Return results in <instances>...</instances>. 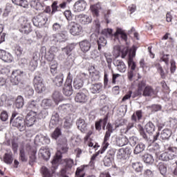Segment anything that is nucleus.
Segmentation results:
<instances>
[{"label": "nucleus", "mask_w": 177, "mask_h": 177, "mask_svg": "<svg viewBox=\"0 0 177 177\" xmlns=\"http://www.w3.org/2000/svg\"><path fill=\"white\" fill-rule=\"evenodd\" d=\"M142 110H138L132 115L131 119L135 122H138V121H140V120H142Z\"/></svg>", "instance_id": "c03bdc74"}, {"label": "nucleus", "mask_w": 177, "mask_h": 177, "mask_svg": "<svg viewBox=\"0 0 177 177\" xmlns=\"http://www.w3.org/2000/svg\"><path fill=\"white\" fill-rule=\"evenodd\" d=\"M86 9V1L78 0L73 6V11L75 12H84Z\"/></svg>", "instance_id": "6ab92c4d"}, {"label": "nucleus", "mask_w": 177, "mask_h": 177, "mask_svg": "<svg viewBox=\"0 0 177 177\" xmlns=\"http://www.w3.org/2000/svg\"><path fill=\"white\" fill-rule=\"evenodd\" d=\"M32 5L34 6L36 10H42V9H44V6H42V4L41 2H39V0H32Z\"/></svg>", "instance_id": "6e6d98bb"}, {"label": "nucleus", "mask_w": 177, "mask_h": 177, "mask_svg": "<svg viewBox=\"0 0 177 177\" xmlns=\"http://www.w3.org/2000/svg\"><path fill=\"white\" fill-rule=\"evenodd\" d=\"M72 83L73 82H68V80L66 81L63 88L64 95H65V96H71L73 95Z\"/></svg>", "instance_id": "bb28decb"}, {"label": "nucleus", "mask_w": 177, "mask_h": 177, "mask_svg": "<svg viewBox=\"0 0 177 177\" xmlns=\"http://www.w3.org/2000/svg\"><path fill=\"white\" fill-rule=\"evenodd\" d=\"M14 5L17 6H21V8H28V1L27 0H12Z\"/></svg>", "instance_id": "4c0bfd02"}, {"label": "nucleus", "mask_w": 177, "mask_h": 177, "mask_svg": "<svg viewBox=\"0 0 177 177\" xmlns=\"http://www.w3.org/2000/svg\"><path fill=\"white\" fill-rule=\"evenodd\" d=\"M0 59L6 63H12V62H13V57L12 55L2 49H0Z\"/></svg>", "instance_id": "4be33fe9"}, {"label": "nucleus", "mask_w": 177, "mask_h": 177, "mask_svg": "<svg viewBox=\"0 0 177 177\" xmlns=\"http://www.w3.org/2000/svg\"><path fill=\"white\" fill-rule=\"evenodd\" d=\"M62 135V130L59 128H56L53 133L51 134V138L55 139V140Z\"/></svg>", "instance_id": "0e129e2a"}, {"label": "nucleus", "mask_w": 177, "mask_h": 177, "mask_svg": "<svg viewBox=\"0 0 177 177\" xmlns=\"http://www.w3.org/2000/svg\"><path fill=\"white\" fill-rule=\"evenodd\" d=\"M50 41L53 44L66 42L67 41V32H62L61 33L54 34L50 37Z\"/></svg>", "instance_id": "f8f14e48"}, {"label": "nucleus", "mask_w": 177, "mask_h": 177, "mask_svg": "<svg viewBox=\"0 0 177 177\" xmlns=\"http://www.w3.org/2000/svg\"><path fill=\"white\" fill-rule=\"evenodd\" d=\"M107 120H109V118L106 116L104 119H101L98 122H95L96 131H101L102 125V129L104 131V129H106V125H107Z\"/></svg>", "instance_id": "cd10ccee"}, {"label": "nucleus", "mask_w": 177, "mask_h": 177, "mask_svg": "<svg viewBox=\"0 0 177 177\" xmlns=\"http://www.w3.org/2000/svg\"><path fill=\"white\" fill-rule=\"evenodd\" d=\"M171 135L172 132L171 131V130L165 129L160 133H157V134L153 136V142H156V140H158V138H160V140H168V139L171 138Z\"/></svg>", "instance_id": "2eb2a0df"}, {"label": "nucleus", "mask_w": 177, "mask_h": 177, "mask_svg": "<svg viewBox=\"0 0 177 177\" xmlns=\"http://www.w3.org/2000/svg\"><path fill=\"white\" fill-rule=\"evenodd\" d=\"M19 160L21 161V162H27L28 161V156H27L26 153V149L23 147L19 149Z\"/></svg>", "instance_id": "c9c22d12"}, {"label": "nucleus", "mask_w": 177, "mask_h": 177, "mask_svg": "<svg viewBox=\"0 0 177 177\" xmlns=\"http://www.w3.org/2000/svg\"><path fill=\"white\" fill-rule=\"evenodd\" d=\"M65 168L62 169L60 172L59 177H68L67 174H70L68 171L73 168V165H74V160L73 159H65Z\"/></svg>", "instance_id": "4468645a"}, {"label": "nucleus", "mask_w": 177, "mask_h": 177, "mask_svg": "<svg viewBox=\"0 0 177 177\" xmlns=\"http://www.w3.org/2000/svg\"><path fill=\"white\" fill-rule=\"evenodd\" d=\"M39 158H42L43 160H45V161H48L49 158H50V151L46 147H42L39 150Z\"/></svg>", "instance_id": "412c9836"}, {"label": "nucleus", "mask_w": 177, "mask_h": 177, "mask_svg": "<svg viewBox=\"0 0 177 177\" xmlns=\"http://www.w3.org/2000/svg\"><path fill=\"white\" fill-rule=\"evenodd\" d=\"M113 64L117 67V70L120 71V73H125V71H127V65H125V63L123 62L122 60L115 59Z\"/></svg>", "instance_id": "393cba45"}, {"label": "nucleus", "mask_w": 177, "mask_h": 177, "mask_svg": "<svg viewBox=\"0 0 177 177\" xmlns=\"http://www.w3.org/2000/svg\"><path fill=\"white\" fill-rule=\"evenodd\" d=\"M70 107H71L70 104H64L60 105V106L58 107V110H59V111L66 112V111L70 110Z\"/></svg>", "instance_id": "774afa93"}, {"label": "nucleus", "mask_w": 177, "mask_h": 177, "mask_svg": "<svg viewBox=\"0 0 177 177\" xmlns=\"http://www.w3.org/2000/svg\"><path fill=\"white\" fill-rule=\"evenodd\" d=\"M53 99L56 103V104H59V102H62L63 100V96L59 91H55L54 93L53 94Z\"/></svg>", "instance_id": "a18cd8bd"}, {"label": "nucleus", "mask_w": 177, "mask_h": 177, "mask_svg": "<svg viewBox=\"0 0 177 177\" xmlns=\"http://www.w3.org/2000/svg\"><path fill=\"white\" fill-rule=\"evenodd\" d=\"M0 106H9V99L6 94H3L0 97Z\"/></svg>", "instance_id": "864d4df0"}, {"label": "nucleus", "mask_w": 177, "mask_h": 177, "mask_svg": "<svg viewBox=\"0 0 177 177\" xmlns=\"http://www.w3.org/2000/svg\"><path fill=\"white\" fill-rule=\"evenodd\" d=\"M90 9L95 17H99V13L102 10V6H100V3H96L94 5L91 6Z\"/></svg>", "instance_id": "7c9ffc66"}, {"label": "nucleus", "mask_w": 177, "mask_h": 177, "mask_svg": "<svg viewBox=\"0 0 177 177\" xmlns=\"http://www.w3.org/2000/svg\"><path fill=\"white\" fill-rule=\"evenodd\" d=\"M21 75H23V71L20 70L14 71L10 77L11 84L12 85H19L20 81H21Z\"/></svg>", "instance_id": "dca6fc26"}, {"label": "nucleus", "mask_w": 177, "mask_h": 177, "mask_svg": "<svg viewBox=\"0 0 177 177\" xmlns=\"http://www.w3.org/2000/svg\"><path fill=\"white\" fill-rule=\"evenodd\" d=\"M128 143V138L123 136L122 138H118L116 139V145L119 147H122V146H126Z\"/></svg>", "instance_id": "ea45409f"}, {"label": "nucleus", "mask_w": 177, "mask_h": 177, "mask_svg": "<svg viewBox=\"0 0 177 177\" xmlns=\"http://www.w3.org/2000/svg\"><path fill=\"white\" fill-rule=\"evenodd\" d=\"M75 74H77V68L72 69L68 73V77L66 78V81H68V82H73V76L75 75Z\"/></svg>", "instance_id": "bf43d9fd"}, {"label": "nucleus", "mask_w": 177, "mask_h": 177, "mask_svg": "<svg viewBox=\"0 0 177 177\" xmlns=\"http://www.w3.org/2000/svg\"><path fill=\"white\" fill-rule=\"evenodd\" d=\"M88 168V165H83L80 167H78L76 170L75 175L76 177H84L85 176V174L83 173L81 174V172H83V171H85V169Z\"/></svg>", "instance_id": "5fc2aeb1"}, {"label": "nucleus", "mask_w": 177, "mask_h": 177, "mask_svg": "<svg viewBox=\"0 0 177 177\" xmlns=\"http://www.w3.org/2000/svg\"><path fill=\"white\" fill-rule=\"evenodd\" d=\"M146 86V82L142 81L138 84V88L136 91V96H140L143 93V88Z\"/></svg>", "instance_id": "603ef678"}, {"label": "nucleus", "mask_w": 177, "mask_h": 177, "mask_svg": "<svg viewBox=\"0 0 177 177\" xmlns=\"http://www.w3.org/2000/svg\"><path fill=\"white\" fill-rule=\"evenodd\" d=\"M85 75L84 73H81L77 75V77L73 80V87L75 89H81L82 86H84V77Z\"/></svg>", "instance_id": "a211bd4d"}, {"label": "nucleus", "mask_w": 177, "mask_h": 177, "mask_svg": "<svg viewBox=\"0 0 177 177\" xmlns=\"http://www.w3.org/2000/svg\"><path fill=\"white\" fill-rule=\"evenodd\" d=\"M146 149V145L140 142L136 145L134 149V154H139Z\"/></svg>", "instance_id": "3c124183"}, {"label": "nucleus", "mask_w": 177, "mask_h": 177, "mask_svg": "<svg viewBox=\"0 0 177 177\" xmlns=\"http://www.w3.org/2000/svg\"><path fill=\"white\" fill-rule=\"evenodd\" d=\"M102 89H103V84L102 83H96L92 84L90 91L91 93H100L102 92Z\"/></svg>", "instance_id": "2f4dec72"}, {"label": "nucleus", "mask_w": 177, "mask_h": 177, "mask_svg": "<svg viewBox=\"0 0 177 177\" xmlns=\"http://www.w3.org/2000/svg\"><path fill=\"white\" fill-rule=\"evenodd\" d=\"M35 142L41 143V145H49L50 143V138L48 136L39 134L36 136Z\"/></svg>", "instance_id": "5701e85b"}, {"label": "nucleus", "mask_w": 177, "mask_h": 177, "mask_svg": "<svg viewBox=\"0 0 177 177\" xmlns=\"http://www.w3.org/2000/svg\"><path fill=\"white\" fill-rule=\"evenodd\" d=\"M131 153H132V150L129 147L122 148L118 150L117 157L118 160L125 161V160H128V158H129Z\"/></svg>", "instance_id": "ddd939ff"}, {"label": "nucleus", "mask_w": 177, "mask_h": 177, "mask_svg": "<svg viewBox=\"0 0 177 177\" xmlns=\"http://www.w3.org/2000/svg\"><path fill=\"white\" fill-rule=\"evenodd\" d=\"M17 112L12 113L10 123L12 127L18 128L21 132H23L24 131H26V120L21 116L17 117Z\"/></svg>", "instance_id": "7ed1b4c3"}, {"label": "nucleus", "mask_w": 177, "mask_h": 177, "mask_svg": "<svg viewBox=\"0 0 177 177\" xmlns=\"http://www.w3.org/2000/svg\"><path fill=\"white\" fill-rule=\"evenodd\" d=\"M102 35H104L106 38H111V37H115L117 39H118V37L120 36V38L124 42L128 41V35L125 32L120 28L116 29V32L113 35V29L111 28H105L102 30Z\"/></svg>", "instance_id": "f03ea898"}, {"label": "nucleus", "mask_w": 177, "mask_h": 177, "mask_svg": "<svg viewBox=\"0 0 177 177\" xmlns=\"http://www.w3.org/2000/svg\"><path fill=\"white\" fill-rule=\"evenodd\" d=\"M97 42L98 45V50H101L103 46L107 45V40L104 37H100Z\"/></svg>", "instance_id": "de8ad7c7"}, {"label": "nucleus", "mask_w": 177, "mask_h": 177, "mask_svg": "<svg viewBox=\"0 0 177 177\" xmlns=\"http://www.w3.org/2000/svg\"><path fill=\"white\" fill-rule=\"evenodd\" d=\"M131 48L128 47L115 46L113 48V56L115 57H120L121 56L122 59H125L127 55L129 54Z\"/></svg>", "instance_id": "1a4fd4ad"}, {"label": "nucleus", "mask_w": 177, "mask_h": 177, "mask_svg": "<svg viewBox=\"0 0 177 177\" xmlns=\"http://www.w3.org/2000/svg\"><path fill=\"white\" fill-rule=\"evenodd\" d=\"M41 172L43 177H52V174H50L49 169H48L47 167L45 166H43L41 168Z\"/></svg>", "instance_id": "052dcab7"}, {"label": "nucleus", "mask_w": 177, "mask_h": 177, "mask_svg": "<svg viewBox=\"0 0 177 177\" xmlns=\"http://www.w3.org/2000/svg\"><path fill=\"white\" fill-rule=\"evenodd\" d=\"M50 72L52 74H56L57 71V62H53L50 64Z\"/></svg>", "instance_id": "69168bd1"}, {"label": "nucleus", "mask_w": 177, "mask_h": 177, "mask_svg": "<svg viewBox=\"0 0 177 177\" xmlns=\"http://www.w3.org/2000/svg\"><path fill=\"white\" fill-rule=\"evenodd\" d=\"M64 80V76L63 75V74L59 73L55 77V78L53 80V82L57 86H62V85H63Z\"/></svg>", "instance_id": "e433bc0d"}, {"label": "nucleus", "mask_w": 177, "mask_h": 177, "mask_svg": "<svg viewBox=\"0 0 177 177\" xmlns=\"http://www.w3.org/2000/svg\"><path fill=\"white\" fill-rule=\"evenodd\" d=\"M80 48L82 50V52H84V53H86V52H88V50L91 49V42L88 40H82L79 43Z\"/></svg>", "instance_id": "c756f323"}, {"label": "nucleus", "mask_w": 177, "mask_h": 177, "mask_svg": "<svg viewBox=\"0 0 177 177\" xmlns=\"http://www.w3.org/2000/svg\"><path fill=\"white\" fill-rule=\"evenodd\" d=\"M158 169L162 176H165V175H167V165L163 162H160L158 165Z\"/></svg>", "instance_id": "8fccbe9b"}, {"label": "nucleus", "mask_w": 177, "mask_h": 177, "mask_svg": "<svg viewBox=\"0 0 177 177\" xmlns=\"http://www.w3.org/2000/svg\"><path fill=\"white\" fill-rule=\"evenodd\" d=\"M36 120L37 111H30L26 115L25 125H27L28 127H32L35 123Z\"/></svg>", "instance_id": "f3484780"}, {"label": "nucleus", "mask_w": 177, "mask_h": 177, "mask_svg": "<svg viewBox=\"0 0 177 177\" xmlns=\"http://www.w3.org/2000/svg\"><path fill=\"white\" fill-rule=\"evenodd\" d=\"M167 151L162 152L159 156V160L161 161H171V160H175L176 158V148L173 147H165Z\"/></svg>", "instance_id": "20e7f679"}, {"label": "nucleus", "mask_w": 177, "mask_h": 177, "mask_svg": "<svg viewBox=\"0 0 177 177\" xmlns=\"http://www.w3.org/2000/svg\"><path fill=\"white\" fill-rule=\"evenodd\" d=\"M68 30L70 34L73 37H78L82 34V26L75 22H69L68 25Z\"/></svg>", "instance_id": "9d476101"}, {"label": "nucleus", "mask_w": 177, "mask_h": 177, "mask_svg": "<svg viewBox=\"0 0 177 177\" xmlns=\"http://www.w3.org/2000/svg\"><path fill=\"white\" fill-rule=\"evenodd\" d=\"M33 85L35 91L37 93H42L46 91V86L44 83V79L41 77V75H36L33 79Z\"/></svg>", "instance_id": "423d86ee"}, {"label": "nucleus", "mask_w": 177, "mask_h": 177, "mask_svg": "<svg viewBox=\"0 0 177 177\" xmlns=\"http://www.w3.org/2000/svg\"><path fill=\"white\" fill-rule=\"evenodd\" d=\"M38 56L34 54L32 59L28 64V68L30 71H35V69L38 67Z\"/></svg>", "instance_id": "b1692460"}, {"label": "nucleus", "mask_w": 177, "mask_h": 177, "mask_svg": "<svg viewBox=\"0 0 177 177\" xmlns=\"http://www.w3.org/2000/svg\"><path fill=\"white\" fill-rule=\"evenodd\" d=\"M75 100L77 103H86L88 102V95L83 92L76 93Z\"/></svg>", "instance_id": "a878e982"}, {"label": "nucleus", "mask_w": 177, "mask_h": 177, "mask_svg": "<svg viewBox=\"0 0 177 177\" xmlns=\"http://www.w3.org/2000/svg\"><path fill=\"white\" fill-rule=\"evenodd\" d=\"M76 125L81 132H85V129H86V123L84 119L79 118L76 121Z\"/></svg>", "instance_id": "72a5a7b5"}, {"label": "nucleus", "mask_w": 177, "mask_h": 177, "mask_svg": "<svg viewBox=\"0 0 177 177\" xmlns=\"http://www.w3.org/2000/svg\"><path fill=\"white\" fill-rule=\"evenodd\" d=\"M144 162L146 164H153L154 162V158H153V156L150 154H145L143 158Z\"/></svg>", "instance_id": "4d7b16f0"}, {"label": "nucleus", "mask_w": 177, "mask_h": 177, "mask_svg": "<svg viewBox=\"0 0 177 177\" xmlns=\"http://www.w3.org/2000/svg\"><path fill=\"white\" fill-rule=\"evenodd\" d=\"M73 121H74V114H68L65 118V121L64 122V127L66 129H70L73 126Z\"/></svg>", "instance_id": "c85d7f7f"}, {"label": "nucleus", "mask_w": 177, "mask_h": 177, "mask_svg": "<svg viewBox=\"0 0 177 177\" xmlns=\"http://www.w3.org/2000/svg\"><path fill=\"white\" fill-rule=\"evenodd\" d=\"M4 162H6V164H12L13 162V157L12 156V153H5Z\"/></svg>", "instance_id": "680f3d73"}, {"label": "nucleus", "mask_w": 177, "mask_h": 177, "mask_svg": "<svg viewBox=\"0 0 177 177\" xmlns=\"http://www.w3.org/2000/svg\"><path fill=\"white\" fill-rule=\"evenodd\" d=\"M136 50L138 47L133 46L129 52L128 66L131 71H135L136 68V63L133 62V57L136 56Z\"/></svg>", "instance_id": "9b49d317"}, {"label": "nucleus", "mask_w": 177, "mask_h": 177, "mask_svg": "<svg viewBox=\"0 0 177 177\" xmlns=\"http://www.w3.org/2000/svg\"><path fill=\"white\" fill-rule=\"evenodd\" d=\"M37 151L36 150H32L29 154V165L32 166L34 165V162L37 161Z\"/></svg>", "instance_id": "49530a36"}, {"label": "nucleus", "mask_w": 177, "mask_h": 177, "mask_svg": "<svg viewBox=\"0 0 177 177\" xmlns=\"http://www.w3.org/2000/svg\"><path fill=\"white\" fill-rule=\"evenodd\" d=\"M35 110H38V104L37 101H30L28 103L27 111H35Z\"/></svg>", "instance_id": "58836bf2"}, {"label": "nucleus", "mask_w": 177, "mask_h": 177, "mask_svg": "<svg viewBox=\"0 0 177 177\" xmlns=\"http://www.w3.org/2000/svg\"><path fill=\"white\" fill-rule=\"evenodd\" d=\"M48 22V15L46 12H42L32 19V23L35 27H44Z\"/></svg>", "instance_id": "6e6552de"}, {"label": "nucleus", "mask_w": 177, "mask_h": 177, "mask_svg": "<svg viewBox=\"0 0 177 177\" xmlns=\"http://www.w3.org/2000/svg\"><path fill=\"white\" fill-rule=\"evenodd\" d=\"M41 106L44 109V110H48V109H50V107L53 106V102L50 99H44L41 102Z\"/></svg>", "instance_id": "f704fd0d"}, {"label": "nucleus", "mask_w": 177, "mask_h": 177, "mask_svg": "<svg viewBox=\"0 0 177 177\" xmlns=\"http://www.w3.org/2000/svg\"><path fill=\"white\" fill-rule=\"evenodd\" d=\"M75 20L81 23V24H89L92 23V17L86 15L80 14L75 16Z\"/></svg>", "instance_id": "aec40b11"}, {"label": "nucleus", "mask_w": 177, "mask_h": 177, "mask_svg": "<svg viewBox=\"0 0 177 177\" xmlns=\"http://www.w3.org/2000/svg\"><path fill=\"white\" fill-rule=\"evenodd\" d=\"M59 120L60 118L59 116V113L54 112L50 121V127H51V128H53V127H56V125L59 124Z\"/></svg>", "instance_id": "473e14b6"}, {"label": "nucleus", "mask_w": 177, "mask_h": 177, "mask_svg": "<svg viewBox=\"0 0 177 177\" xmlns=\"http://www.w3.org/2000/svg\"><path fill=\"white\" fill-rule=\"evenodd\" d=\"M23 106H24V98L21 95H19L16 99L15 107L17 109H23Z\"/></svg>", "instance_id": "37998d69"}, {"label": "nucleus", "mask_w": 177, "mask_h": 177, "mask_svg": "<svg viewBox=\"0 0 177 177\" xmlns=\"http://www.w3.org/2000/svg\"><path fill=\"white\" fill-rule=\"evenodd\" d=\"M113 162V157L110 155H108L104 158V164L105 167H110Z\"/></svg>", "instance_id": "13d9d810"}, {"label": "nucleus", "mask_w": 177, "mask_h": 177, "mask_svg": "<svg viewBox=\"0 0 177 177\" xmlns=\"http://www.w3.org/2000/svg\"><path fill=\"white\" fill-rule=\"evenodd\" d=\"M106 129L107 131L105 133V136L104 138V142L102 145V149L100 151V153L101 154H103L106 150H107V147L110 145L109 143V140H110V136H111V133H113V125L111 123H108L106 125Z\"/></svg>", "instance_id": "39448f33"}, {"label": "nucleus", "mask_w": 177, "mask_h": 177, "mask_svg": "<svg viewBox=\"0 0 177 177\" xmlns=\"http://www.w3.org/2000/svg\"><path fill=\"white\" fill-rule=\"evenodd\" d=\"M142 95L143 96H153L154 95V89L150 86H147L142 91Z\"/></svg>", "instance_id": "a19ab883"}, {"label": "nucleus", "mask_w": 177, "mask_h": 177, "mask_svg": "<svg viewBox=\"0 0 177 177\" xmlns=\"http://www.w3.org/2000/svg\"><path fill=\"white\" fill-rule=\"evenodd\" d=\"M124 124H127V120L123 118L118 119L115 122V125L116 128L122 127V125H124Z\"/></svg>", "instance_id": "338daca9"}, {"label": "nucleus", "mask_w": 177, "mask_h": 177, "mask_svg": "<svg viewBox=\"0 0 177 177\" xmlns=\"http://www.w3.org/2000/svg\"><path fill=\"white\" fill-rule=\"evenodd\" d=\"M24 95L26 97H31L34 95V89L30 86H26L24 89Z\"/></svg>", "instance_id": "79ce46f5"}, {"label": "nucleus", "mask_w": 177, "mask_h": 177, "mask_svg": "<svg viewBox=\"0 0 177 177\" xmlns=\"http://www.w3.org/2000/svg\"><path fill=\"white\" fill-rule=\"evenodd\" d=\"M63 153H67V140L66 138H63L62 141L58 142V150L53 161L51 162V171L53 174H55V171L57 169L59 162H60L62 157H63L62 156Z\"/></svg>", "instance_id": "f257e3e1"}, {"label": "nucleus", "mask_w": 177, "mask_h": 177, "mask_svg": "<svg viewBox=\"0 0 177 177\" xmlns=\"http://www.w3.org/2000/svg\"><path fill=\"white\" fill-rule=\"evenodd\" d=\"M132 167L136 172H140L143 170V165L139 162L132 163Z\"/></svg>", "instance_id": "e2e57ef3"}, {"label": "nucleus", "mask_w": 177, "mask_h": 177, "mask_svg": "<svg viewBox=\"0 0 177 177\" xmlns=\"http://www.w3.org/2000/svg\"><path fill=\"white\" fill-rule=\"evenodd\" d=\"M18 23L21 28L20 29L21 32H24V34H30L31 32V21L28 19L21 17L19 19Z\"/></svg>", "instance_id": "0eeeda50"}, {"label": "nucleus", "mask_w": 177, "mask_h": 177, "mask_svg": "<svg viewBox=\"0 0 177 177\" xmlns=\"http://www.w3.org/2000/svg\"><path fill=\"white\" fill-rule=\"evenodd\" d=\"M145 130L147 132V133H153L154 131H156V126H154V124L151 122H149L145 125Z\"/></svg>", "instance_id": "09e8293b"}]
</instances>
